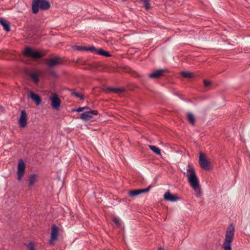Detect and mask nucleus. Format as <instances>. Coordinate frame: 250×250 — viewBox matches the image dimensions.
<instances>
[{"label":"nucleus","instance_id":"nucleus-1","mask_svg":"<svg viewBox=\"0 0 250 250\" xmlns=\"http://www.w3.org/2000/svg\"><path fill=\"white\" fill-rule=\"evenodd\" d=\"M184 174L188 178V182L195 192L196 196L199 197L201 195V189L194 167L188 164L187 166V172H184Z\"/></svg>","mask_w":250,"mask_h":250},{"label":"nucleus","instance_id":"nucleus-2","mask_svg":"<svg viewBox=\"0 0 250 250\" xmlns=\"http://www.w3.org/2000/svg\"><path fill=\"white\" fill-rule=\"evenodd\" d=\"M235 227L230 224L227 228L225 234V238L222 247L224 250H231V244L234 238Z\"/></svg>","mask_w":250,"mask_h":250},{"label":"nucleus","instance_id":"nucleus-3","mask_svg":"<svg viewBox=\"0 0 250 250\" xmlns=\"http://www.w3.org/2000/svg\"><path fill=\"white\" fill-rule=\"evenodd\" d=\"M32 11L34 14H37L40 8L42 10H48L50 4L47 0H33L32 1Z\"/></svg>","mask_w":250,"mask_h":250},{"label":"nucleus","instance_id":"nucleus-4","mask_svg":"<svg viewBox=\"0 0 250 250\" xmlns=\"http://www.w3.org/2000/svg\"><path fill=\"white\" fill-rule=\"evenodd\" d=\"M24 55L33 59H39L42 57L43 55L39 51H34L32 48L27 47L24 52Z\"/></svg>","mask_w":250,"mask_h":250},{"label":"nucleus","instance_id":"nucleus-5","mask_svg":"<svg viewBox=\"0 0 250 250\" xmlns=\"http://www.w3.org/2000/svg\"><path fill=\"white\" fill-rule=\"evenodd\" d=\"M89 110L85 111L81 115V119L87 122L90 121L94 115H97L98 112L96 110H91L89 108Z\"/></svg>","mask_w":250,"mask_h":250},{"label":"nucleus","instance_id":"nucleus-6","mask_svg":"<svg viewBox=\"0 0 250 250\" xmlns=\"http://www.w3.org/2000/svg\"><path fill=\"white\" fill-rule=\"evenodd\" d=\"M25 163L22 159H20L18 163V179L21 180L22 177L23 176L25 172Z\"/></svg>","mask_w":250,"mask_h":250},{"label":"nucleus","instance_id":"nucleus-7","mask_svg":"<svg viewBox=\"0 0 250 250\" xmlns=\"http://www.w3.org/2000/svg\"><path fill=\"white\" fill-rule=\"evenodd\" d=\"M59 228L57 226L54 225L53 226L50 234V238L49 239V244H53L58 239Z\"/></svg>","mask_w":250,"mask_h":250},{"label":"nucleus","instance_id":"nucleus-8","mask_svg":"<svg viewBox=\"0 0 250 250\" xmlns=\"http://www.w3.org/2000/svg\"><path fill=\"white\" fill-rule=\"evenodd\" d=\"M199 164L201 167L205 170H209L210 169L209 163L206 158L204 154L202 152L200 153L199 156Z\"/></svg>","mask_w":250,"mask_h":250},{"label":"nucleus","instance_id":"nucleus-9","mask_svg":"<svg viewBox=\"0 0 250 250\" xmlns=\"http://www.w3.org/2000/svg\"><path fill=\"white\" fill-rule=\"evenodd\" d=\"M51 105L55 109H59L60 107L61 100L56 94H53L50 98Z\"/></svg>","mask_w":250,"mask_h":250},{"label":"nucleus","instance_id":"nucleus-10","mask_svg":"<svg viewBox=\"0 0 250 250\" xmlns=\"http://www.w3.org/2000/svg\"><path fill=\"white\" fill-rule=\"evenodd\" d=\"M19 125L21 127H24L27 123V116L26 111L23 110L21 111V116L19 121Z\"/></svg>","mask_w":250,"mask_h":250},{"label":"nucleus","instance_id":"nucleus-11","mask_svg":"<svg viewBox=\"0 0 250 250\" xmlns=\"http://www.w3.org/2000/svg\"><path fill=\"white\" fill-rule=\"evenodd\" d=\"M150 188L151 186H149L147 188L144 189L130 190L128 193V195L130 197H133L139 195L141 193L148 192L150 190Z\"/></svg>","mask_w":250,"mask_h":250},{"label":"nucleus","instance_id":"nucleus-12","mask_svg":"<svg viewBox=\"0 0 250 250\" xmlns=\"http://www.w3.org/2000/svg\"><path fill=\"white\" fill-rule=\"evenodd\" d=\"M164 198L166 201L170 202H175L180 199V198L178 196L171 194L169 190L165 193Z\"/></svg>","mask_w":250,"mask_h":250},{"label":"nucleus","instance_id":"nucleus-13","mask_svg":"<svg viewBox=\"0 0 250 250\" xmlns=\"http://www.w3.org/2000/svg\"><path fill=\"white\" fill-rule=\"evenodd\" d=\"M166 72L167 70L166 69L157 70L149 74L148 77L151 79H159L163 75L164 73Z\"/></svg>","mask_w":250,"mask_h":250},{"label":"nucleus","instance_id":"nucleus-14","mask_svg":"<svg viewBox=\"0 0 250 250\" xmlns=\"http://www.w3.org/2000/svg\"><path fill=\"white\" fill-rule=\"evenodd\" d=\"M60 58L57 57L53 59H51L47 62V65L50 67H53L57 65L60 63Z\"/></svg>","mask_w":250,"mask_h":250},{"label":"nucleus","instance_id":"nucleus-15","mask_svg":"<svg viewBox=\"0 0 250 250\" xmlns=\"http://www.w3.org/2000/svg\"><path fill=\"white\" fill-rule=\"evenodd\" d=\"M30 98L34 101L37 105H39L41 103V98L39 95L31 92L30 93Z\"/></svg>","mask_w":250,"mask_h":250},{"label":"nucleus","instance_id":"nucleus-16","mask_svg":"<svg viewBox=\"0 0 250 250\" xmlns=\"http://www.w3.org/2000/svg\"><path fill=\"white\" fill-rule=\"evenodd\" d=\"M0 23L3 26L5 30L9 32L10 30V27L9 23L2 18H0Z\"/></svg>","mask_w":250,"mask_h":250},{"label":"nucleus","instance_id":"nucleus-17","mask_svg":"<svg viewBox=\"0 0 250 250\" xmlns=\"http://www.w3.org/2000/svg\"><path fill=\"white\" fill-rule=\"evenodd\" d=\"M107 89L109 92H111L116 94H119L124 91V89L123 88H120L108 87Z\"/></svg>","mask_w":250,"mask_h":250},{"label":"nucleus","instance_id":"nucleus-18","mask_svg":"<svg viewBox=\"0 0 250 250\" xmlns=\"http://www.w3.org/2000/svg\"><path fill=\"white\" fill-rule=\"evenodd\" d=\"M37 175L34 174L30 176L29 178V186L32 187L36 183L37 181Z\"/></svg>","mask_w":250,"mask_h":250},{"label":"nucleus","instance_id":"nucleus-19","mask_svg":"<svg viewBox=\"0 0 250 250\" xmlns=\"http://www.w3.org/2000/svg\"><path fill=\"white\" fill-rule=\"evenodd\" d=\"M30 77L36 84H38L39 81V74L36 72L32 73L30 74Z\"/></svg>","mask_w":250,"mask_h":250},{"label":"nucleus","instance_id":"nucleus-20","mask_svg":"<svg viewBox=\"0 0 250 250\" xmlns=\"http://www.w3.org/2000/svg\"><path fill=\"white\" fill-rule=\"evenodd\" d=\"M96 54L102 56H104L105 57H109L111 56L109 52L104 50L102 48L97 49Z\"/></svg>","mask_w":250,"mask_h":250},{"label":"nucleus","instance_id":"nucleus-21","mask_svg":"<svg viewBox=\"0 0 250 250\" xmlns=\"http://www.w3.org/2000/svg\"><path fill=\"white\" fill-rule=\"evenodd\" d=\"M187 116L188 122L192 125H194L195 123V119L194 115L191 113H188Z\"/></svg>","mask_w":250,"mask_h":250},{"label":"nucleus","instance_id":"nucleus-22","mask_svg":"<svg viewBox=\"0 0 250 250\" xmlns=\"http://www.w3.org/2000/svg\"><path fill=\"white\" fill-rule=\"evenodd\" d=\"M149 148L155 154L157 155H161V150L158 147L152 146V145H149Z\"/></svg>","mask_w":250,"mask_h":250},{"label":"nucleus","instance_id":"nucleus-23","mask_svg":"<svg viewBox=\"0 0 250 250\" xmlns=\"http://www.w3.org/2000/svg\"><path fill=\"white\" fill-rule=\"evenodd\" d=\"M181 75L186 78H191L194 77V75L188 71H183L181 73Z\"/></svg>","mask_w":250,"mask_h":250},{"label":"nucleus","instance_id":"nucleus-24","mask_svg":"<svg viewBox=\"0 0 250 250\" xmlns=\"http://www.w3.org/2000/svg\"><path fill=\"white\" fill-rule=\"evenodd\" d=\"M70 91L71 92L72 94L75 96L76 97L80 98L81 100L83 99V96L77 92L75 89H70Z\"/></svg>","mask_w":250,"mask_h":250},{"label":"nucleus","instance_id":"nucleus-25","mask_svg":"<svg viewBox=\"0 0 250 250\" xmlns=\"http://www.w3.org/2000/svg\"><path fill=\"white\" fill-rule=\"evenodd\" d=\"M85 50L90 51L91 52H95L96 54L97 49L93 46L85 47Z\"/></svg>","mask_w":250,"mask_h":250},{"label":"nucleus","instance_id":"nucleus-26","mask_svg":"<svg viewBox=\"0 0 250 250\" xmlns=\"http://www.w3.org/2000/svg\"><path fill=\"white\" fill-rule=\"evenodd\" d=\"M141 1L145 4L146 9V10H148L149 8L150 5V2H149V0H142Z\"/></svg>","mask_w":250,"mask_h":250},{"label":"nucleus","instance_id":"nucleus-27","mask_svg":"<svg viewBox=\"0 0 250 250\" xmlns=\"http://www.w3.org/2000/svg\"><path fill=\"white\" fill-rule=\"evenodd\" d=\"M72 48L79 50V51H84L85 50V46H78V45H74L72 46Z\"/></svg>","mask_w":250,"mask_h":250},{"label":"nucleus","instance_id":"nucleus-28","mask_svg":"<svg viewBox=\"0 0 250 250\" xmlns=\"http://www.w3.org/2000/svg\"><path fill=\"white\" fill-rule=\"evenodd\" d=\"M84 109H89V107L87 106H84V107H79L76 110H73L74 111H76L77 112H80L83 111Z\"/></svg>","mask_w":250,"mask_h":250},{"label":"nucleus","instance_id":"nucleus-29","mask_svg":"<svg viewBox=\"0 0 250 250\" xmlns=\"http://www.w3.org/2000/svg\"><path fill=\"white\" fill-rule=\"evenodd\" d=\"M112 220L114 222V223L116 224L117 226L120 227L121 226L120 220L118 218L116 217H114L112 219Z\"/></svg>","mask_w":250,"mask_h":250},{"label":"nucleus","instance_id":"nucleus-30","mask_svg":"<svg viewBox=\"0 0 250 250\" xmlns=\"http://www.w3.org/2000/svg\"><path fill=\"white\" fill-rule=\"evenodd\" d=\"M29 250H35L34 244L32 242H30L28 245Z\"/></svg>","mask_w":250,"mask_h":250},{"label":"nucleus","instance_id":"nucleus-31","mask_svg":"<svg viewBox=\"0 0 250 250\" xmlns=\"http://www.w3.org/2000/svg\"><path fill=\"white\" fill-rule=\"evenodd\" d=\"M203 82H204V85L206 87H208L211 84V82L209 81L204 80L203 81Z\"/></svg>","mask_w":250,"mask_h":250},{"label":"nucleus","instance_id":"nucleus-32","mask_svg":"<svg viewBox=\"0 0 250 250\" xmlns=\"http://www.w3.org/2000/svg\"><path fill=\"white\" fill-rule=\"evenodd\" d=\"M50 74L53 77H56L57 76V73L55 71H50Z\"/></svg>","mask_w":250,"mask_h":250},{"label":"nucleus","instance_id":"nucleus-33","mask_svg":"<svg viewBox=\"0 0 250 250\" xmlns=\"http://www.w3.org/2000/svg\"><path fill=\"white\" fill-rule=\"evenodd\" d=\"M157 250H163L162 248H159Z\"/></svg>","mask_w":250,"mask_h":250}]
</instances>
